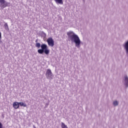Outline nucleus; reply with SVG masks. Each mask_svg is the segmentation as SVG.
Segmentation results:
<instances>
[{"label":"nucleus","mask_w":128,"mask_h":128,"mask_svg":"<svg viewBox=\"0 0 128 128\" xmlns=\"http://www.w3.org/2000/svg\"><path fill=\"white\" fill-rule=\"evenodd\" d=\"M2 32H0V44H2Z\"/></svg>","instance_id":"12"},{"label":"nucleus","mask_w":128,"mask_h":128,"mask_svg":"<svg viewBox=\"0 0 128 128\" xmlns=\"http://www.w3.org/2000/svg\"><path fill=\"white\" fill-rule=\"evenodd\" d=\"M46 76L48 80H52L54 78V74L52 72L50 69H48L46 74Z\"/></svg>","instance_id":"3"},{"label":"nucleus","mask_w":128,"mask_h":128,"mask_svg":"<svg viewBox=\"0 0 128 128\" xmlns=\"http://www.w3.org/2000/svg\"><path fill=\"white\" fill-rule=\"evenodd\" d=\"M49 46H54V41L52 38H49L46 40Z\"/></svg>","instance_id":"4"},{"label":"nucleus","mask_w":128,"mask_h":128,"mask_svg":"<svg viewBox=\"0 0 128 128\" xmlns=\"http://www.w3.org/2000/svg\"><path fill=\"white\" fill-rule=\"evenodd\" d=\"M36 48H41V49H39L38 50V52L40 54H42L44 52L45 54L48 55L50 54V49H48V45L46 44H42L40 46V43H36Z\"/></svg>","instance_id":"2"},{"label":"nucleus","mask_w":128,"mask_h":128,"mask_svg":"<svg viewBox=\"0 0 128 128\" xmlns=\"http://www.w3.org/2000/svg\"><path fill=\"white\" fill-rule=\"evenodd\" d=\"M44 36H46V34H44Z\"/></svg>","instance_id":"17"},{"label":"nucleus","mask_w":128,"mask_h":128,"mask_svg":"<svg viewBox=\"0 0 128 128\" xmlns=\"http://www.w3.org/2000/svg\"><path fill=\"white\" fill-rule=\"evenodd\" d=\"M13 106L14 108H16V110L18 108H20V104L18 102H14L13 103Z\"/></svg>","instance_id":"7"},{"label":"nucleus","mask_w":128,"mask_h":128,"mask_svg":"<svg viewBox=\"0 0 128 128\" xmlns=\"http://www.w3.org/2000/svg\"><path fill=\"white\" fill-rule=\"evenodd\" d=\"M83 2H84V0H83Z\"/></svg>","instance_id":"16"},{"label":"nucleus","mask_w":128,"mask_h":128,"mask_svg":"<svg viewBox=\"0 0 128 128\" xmlns=\"http://www.w3.org/2000/svg\"><path fill=\"white\" fill-rule=\"evenodd\" d=\"M4 26H7L8 27V24H6Z\"/></svg>","instance_id":"14"},{"label":"nucleus","mask_w":128,"mask_h":128,"mask_svg":"<svg viewBox=\"0 0 128 128\" xmlns=\"http://www.w3.org/2000/svg\"><path fill=\"white\" fill-rule=\"evenodd\" d=\"M56 4H63L64 2H62V0H54Z\"/></svg>","instance_id":"8"},{"label":"nucleus","mask_w":128,"mask_h":128,"mask_svg":"<svg viewBox=\"0 0 128 128\" xmlns=\"http://www.w3.org/2000/svg\"><path fill=\"white\" fill-rule=\"evenodd\" d=\"M0 128H4L2 124L0 122Z\"/></svg>","instance_id":"13"},{"label":"nucleus","mask_w":128,"mask_h":128,"mask_svg":"<svg viewBox=\"0 0 128 128\" xmlns=\"http://www.w3.org/2000/svg\"><path fill=\"white\" fill-rule=\"evenodd\" d=\"M124 84L126 88H128V76L126 75L124 76Z\"/></svg>","instance_id":"6"},{"label":"nucleus","mask_w":128,"mask_h":128,"mask_svg":"<svg viewBox=\"0 0 128 128\" xmlns=\"http://www.w3.org/2000/svg\"><path fill=\"white\" fill-rule=\"evenodd\" d=\"M19 104V106H24V108H26V103H24L22 102H18Z\"/></svg>","instance_id":"9"},{"label":"nucleus","mask_w":128,"mask_h":128,"mask_svg":"<svg viewBox=\"0 0 128 128\" xmlns=\"http://www.w3.org/2000/svg\"><path fill=\"white\" fill-rule=\"evenodd\" d=\"M113 106H118V102L117 100L114 101L113 102Z\"/></svg>","instance_id":"10"},{"label":"nucleus","mask_w":128,"mask_h":128,"mask_svg":"<svg viewBox=\"0 0 128 128\" xmlns=\"http://www.w3.org/2000/svg\"><path fill=\"white\" fill-rule=\"evenodd\" d=\"M67 36L70 42H74L76 48H80V37L72 31H69L67 32Z\"/></svg>","instance_id":"1"},{"label":"nucleus","mask_w":128,"mask_h":128,"mask_svg":"<svg viewBox=\"0 0 128 128\" xmlns=\"http://www.w3.org/2000/svg\"><path fill=\"white\" fill-rule=\"evenodd\" d=\"M0 8H4L8 6V2L4 0H0Z\"/></svg>","instance_id":"5"},{"label":"nucleus","mask_w":128,"mask_h":128,"mask_svg":"<svg viewBox=\"0 0 128 128\" xmlns=\"http://www.w3.org/2000/svg\"><path fill=\"white\" fill-rule=\"evenodd\" d=\"M36 42H38V40H36Z\"/></svg>","instance_id":"15"},{"label":"nucleus","mask_w":128,"mask_h":128,"mask_svg":"<svg viewBox=\"0 0 128 128\" xmlns=\"http://www.w3.org/2000/svg\"><path fill=\"white\" fill-rule=\"evenodd\" d=\"M62 128H68L64 122H62Z\"/></svg>","instance_id":"11"}]
</instances>
